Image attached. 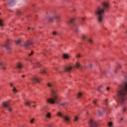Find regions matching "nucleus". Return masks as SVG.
<instances>
[{"label": "nucleus", "mask_w": 127, "mask_h": 127, "mask_svg": "<svg viewBox=\"0 0 127 127\" xmlns=\"http://www.w3.org/2000/svg\"><path fill=\"white\" fill-rule=\"evenodd\" d=\"M27 30H28V31L31 30L32 31H33V30H34V28H30V27H28Z\"/></svg>", "instance_id": "40"}, {"label": "nucleus", "mask_w": 127, "mask_h": 127, "mask_svg": "<svg viewBox=\"0 0 127 127\" xmlns=\"http://www.w3.org/2000/svg\"><path fill=\"white\" fill-rule=\"evenodd\" d=\"M20 42H21V40H18L16 41L15 43L17 45L19 44V43H20Z\"/></svg>", "instance_id": "38"}, {"label": "nucleus", "mask_w": 127, "mask_h": 127, "mask_svg": "<svg viewBox=\"0 0 127 127\" xmlns=\"http://www.w3.org/2000/svg\"><path fill=\"white\" fill-rule=\"evenodd\" d=\"M3 47H4L6 48V50L8 51H10L11 50V47H10V46L9 45V41L8 40L3 45Z\"/></svg>", "instance_id": "16"}, {"label": "nucleus", "mask_w": 127, "mask_h": 127, "mask_svg": "<svg viewBox=\"0 0 127 127\" xmlns=\"http://www.w3.org/2000/svg\"><path fill=\"white\" fill-rule=\"evenodd\" d=\"M81 39L83 41L86 40V41L89 43L90 44H94V42L93 41V40H92V39H90L88 38V36H87V35H82L81 36Z\"/></svg>", "instance_id": "12"}, {"label": "nucleus", "mask_w": 127, "mask_h": 127, "mask_svg": "<svg viewBox=\"0 0 127 127\" xmlns=\"http://www.w3.org/2000/svg\"><path fill=\"white\" fill-rule=\"evenodd\" d=\"M108 126L109 127H114V124H113V122H109L108 123Z\"/></svg>", "instance_id": "30"}, {"label": "nucleus", "mask_w": 127, "mask_h": 127, "mask_svg": "<svg viewBox=\"0 0 127 127\" xmlns=\"http://www.w3.org/2000/svg\"><path fill=\"white\" fill-rule=\"evenodd\" d=\"M31 82L33 83V84H35L36 83H40V81L39 80V78L37 75H34L30 79Z\"/></svg>", "instance_id": "13"}, {"label": "nucleus", "mask_w": 127, "mask_h": 127, "mask_svg": "<svg viewBox=\"0 0 127 127\" xmlns=\"http://www.w3.org/2000/svg\"><path fill=\"white\" fill-rule=\"evenodd\" d=\"M34 122V119H32L30 120L31 124H33V122Z\"/></svg>", "instance_id": "43"}, {"label": "nucleus", "mask_w": 127, "mask_h": 127, "mask_svg": "<svg viewBox=\"0 0 127 127\" xmlns=\"http://www.w3.org/2000/svg\"><path fill=\"white\" fill-rule=\"evenodd\" d=\"M47 127H52V126L51 125V124H48V125H47Z\"/></svg>", "instance_id": "45"}, {"label": "nucleus", "mask_w": 127, "mask_h": 127, "mask_svg": "<svg viewBox=\"0 0 127 127\" xmlns=\"http://www.w3.org/2000/svg\"><path fill=\"white\" fill-rule=\"evenodd\" d=\"M123 76L125 78V79H127V72H124L123 73Z\"/></svg>", "instance_id": "39"}, {"label": "nucleus", "mask_w": 127, "mask_h": 127, "mask_svg": "<svg viewBox=\"0 0 127 127\" xmlns=\"http://www.w3.org/2000/svg\"><path fill=\"white\" fill-rule=\"evenodd\" d=\"M16 68L17 69H22V64L21 63H17L16 65Z\"/></svg>", "instance_id": "22"}, {"label": "nucleus", "mask_w": 127, "mask_h": 127, "mask_svg": "<svg viewBox=\"0 0 127 127\" xmlns=\"http://www.w3.org/2000/svg\"><path fill=\"white\" fill-rule=\"evenodd\" d=\"M40 110L42 113H46L45 115L44 120L46 122H48L51 119V113L50 112H47V107L46 106H42L41 107Z\"/></svg>", "instance_id": "9"}, {"label": "nucleus", "mask_w": 127, "mask_h": 127, "mask_svg": "<svg viewBox=\"0 0 127 127\" xmlns=\"http://www.w3.org/2000/svg\"><path fill=\"white\" fill-rule=\"evenodd\" d=\"M2 107L5 110H6V111H8L9 113H11L12 111V107L9 105V103L8 102H4L2 103Z\"/></svg>", "instance_id": "11"}, {"label": "nucleus", "mask_w": 127, "mask_h": 127, "mask_svg": "<svg viewBox=\"0 0 127 127\" xmlns=\"http://www.w3.org/2000/svg\"><path fill=\"white\" fill-rule=\"evenodd\" d=\"M16 13H17V15H21V14H22V11H21L20 10H17Z\"/></svg>", "instance_id": "29"}, {"label": "nucleus", "mask_w": 127, "mask_h": 127, "mask_svg": "<svg viewBox=\"0 0 127 127\" xmlns=\"http://www.w3.org/2000/svg\"><path fill=\"white\" fill-rule=\"evenodd\" d=\"M103 73V74H107V71H104Z\"/></svg>", "instance_id": "49"}, {"label": "nucleus", "mask_w": 127, "mask_h": 127, "mask_svg": "<svg viewBox=\"0 0 127 127\" xmlns=\"http://www.w3.org/2000/svg\"><path fill=\"white\" fill-rule=\"evenodd\" d=\"M104 104L105 105L108 106V105L109 104V101H108V99L104 100Z\"/></svg>", "instance_id": "35"}, {"label": "nucleus", "mask_w": 127, "mask_h": 127, "mask_svg": "<svg viewBox=\"0 0 127 127\" xmlns=\"http://www.w3.org/2000/svg\"><path fill=\"white\" fill-rule=\"evenodd\" d=\"M8 3L9 5L12 6V5H14V4H15V0H9Z\"/></svg>", "instance_id": "19"}, {"label": "nucleus", "mask_w": 127, "mask_h": 127, "mask_svg": "<svg viewBox=\"0 0 127 127\" xmlns=\"http://www.w3.org/2000/svg\"><path fill=\"white\" fill-rule=\"evenodd\" d=\"M79 116L75 115L74 116L73 121L74 122H78L79 121Z\"/></svg>", "instance_id": "24"}, {"label": "nucleus", "mask_w": 127, "mask_h": 127, "mask_svg": "<svg viewBox=\"0 0 127 127\" xmlns=\"http://www.w3.org/2000/svg\"><path fill=\"white\" fill-rule=\"evenodd\" d=\"M110 4L107 1H104L100 6L98 7L94 11V14L97 18L98 23L104 22V15L105 12L110 10Z\"/></svg>", "instance_id": "3"}, {"label": "nucleus", "mask_w": 127, "mask_h": 127, "mask_svg": "<svg viewBox=\"0 0 127 127\" xmlns=\"http://www.w3.org/2000/svg\"><path fill=\"white\" fill-rule=\"evenodd\" d=\"M103 47H105V46H104V45H103Z\"/></svg>", "instance_id": "51"}, {"label": "nucleus", "mask_w": 127, "mask_h": 127, "mask_svg": "<svg viewBox=\"0 0 127 127\" xmlns=\"http://www.w3.org/2000/svg\"><path fill=\"white\" fill-rule=\"evenodd\" d=\"M46 17L50 21H56V22L60 21V15L58 13H55L53 17L47 16Z\"/></svg>", "instance_id": "10"}, {"label": "nucleus", "mask_w": 127, "mask_h": 127, "mask_svg": "<svg viewBox=\"0 0 127 127\" xmlns=\"http://www.w3.org/2000/svg\"><path fill=\"white\" fill-rule=\"evenodd\" d=\"M76 58H80V57H81V55H80V54H76Z\"/></svg>", "instance_id": "42"}, {"label": "nucleus", "mask_w": 127, "mask_h": 127, "mask_svg": "<svg viewBox=\"0 0 127 127\" xmlns=\"http://www.w3.org/2000/svg\"><path fill=\"white\" fill-rule=\"evenodd\" d=\"M56 115L57 117L62 118L64 123L69 124L71 122V118L68 115H64L61 111H58Z\"/></svg>", "instance_id": "7"}, {"label": "nucleus", "mask_w": 127, "mask_h": 127, "mask_svg": "<svg viewBox=\"0 0 127 127\" xmlns=\"http://www.w3.org/2000/svg\"><path fill=\"white\" fill-rule=\"evenodd\" d=\"M92 66L93 65L91 64H89L88 65L89 68H92Z\"/></svg>", "instance_id": "44"}, {"label": "nucleus", "mask_w": 127, "mask_h": 127, "mask_svg": "<svg viewBox=\"0 0 127 127\" xmlns=\"http://www.w3.org/2000/svg\"><path fill=\"white\" fill-rule=\"evenodd\" d=\"M89 124V127H99V126H98V123L92 119H90Z\"/></svg>", "instance_id": "14"}, {"label": "nucleus", "mask_w": 127, "mask_h": 127, "mask_svg": "<svg viewBox=\"0 0 127 127\" xmlns=\"http://www.w3.org/2000/svg\"><path fill=\"white\" fill-rule=\"evenodd\" d=\"M33 107H34V108H35L36 107V106L33 105Z\"/></svg>", "instance_id": "50"}, {"label": "nucleus", "mask_w": 127, "mask_h": 127, "mask_svg": "<svg viewBox=\"0 0 127 127\" xmlns=\"http://www.w3.org/2000/svg\"><path fill=\"white\" fill-rule=\"evenodd\" d=\"M93 104L95 108H98L99 109L97 111V114L99 116H102L105 112H108L109 108L107 107V108H102V107H100L99 105V101L98 100H94L93 101Z\"/></svg>", "instance_id": "5"}, {"label": "nucleus", "mask_w": 127, "mask_h": 127, "mask_svg": "<svg viewBox=\"0 0 127 127\" xmlns=\"http://www.w3.org/2000/svg\"><path fill=\"white\" fill-rule=\"evenodd\" d=\"M75 68L79 69V70H83L84 67L81 65V64H80V63L79 62H76L73 66L70 65H64L63 66V69L64 72H71V70L72 69H75Z\"/></svg>", "instance_id": "4"}, {"label": "nucleus", "mask_w": 127, "mask_h": 127, "mask_svg": "<svg viewBox=\"0 0 127 127\" xmlns=\"http://www.w3.org/2000/svg\"><path fill=\"white\" fill-rule=\"evenodd\" d=\"M53 35H54V36H55L56 35H58V33L54 31L53 32Z\"/></svg>", "instance_id": "36"}, {"label": "nucleus", "mask_w": 127, "mask_h": 127, "mask_svg": "<svg viewBox=\"0 0 127 127\" xmlns=\"http://www.w3.org/2000/svg\"><path fill=\"white\" fill-rule=\"evenodd\" d=\"M31 103H33L34 104V102H32V101H26L25 102V105H26V106H28V107H29V106H30V105H31Z\"/></svg>", "instance_id": "26"}, {"label": "nucleus", "mask_w": 127, "mask_h": 127, "mask_svg": "<svg viewBox=\"0 0 127 127\" xmlns=\"http://www.w3.org/2000/svg\"><path fill=\"white\" fill-rule=\"evenodd\" d=\"M83 96V94L81 92H79L77 94V98H81Z\"/></svg>", "instance_id": "34"}, {"label": "nucleus", "mask_w": 127, "mask_h": 127, "mask_svg": "<svg viewBox=\"0 0 127 127\" xmlns=\"http://www.w3.org/2000/svg\"><path fill=\"white\" fill-rule=\"evenodd\" d=\"M122 111L124 113H127V106L124 107Z\"/></svg>", "instance_id": "31"}, {"label": "nucleus", "mask_w": 127, "mask_h": 127, "mask_svg": "<svg viewBox=\"0 0 127 127\" xmlns=\"http://www.w3.org/2000/svg\"><path fill=\"white\" fill-rule=\"evenodd\" d=\"M47 86L49 88L51 94L52 96V98L47 99V103L53 104H56L61 107H65V106L68 105L67 102L60 103V99H59L58 96H57V92L58 90L57 89V87L55 85L54 82L51 81L48 82L47 83Z\"/></svg>", "instance_id": "1"}, {"label": "nucleus", "mask_w": 127, "mask_h": 127, "mask_svg": "<svg viewBox=\"0 0 127 127\" xmlns=\"http://www.w3.org/2000/svg\"><path fill=\"white\" fill-rule=\"evenodd\" d=\"M86 18V17H81L80 18V22H81V23H82V24H83V21H84V20H85V19Z\"/></svg>", "instance_id": "33"}, {"label": "nucleus", "mask_w": 127, "mask_h": 127, "mask_svg": "<svg viewBox=\"0 0 127 127\" xmlns=\"http://www.w3.org/2000/svg\"><path fill=\"white\" fill-rule=\"evenodd\" d=\"M63 58L64 59H69L70 58V55L67 54H64L63 55Z\"/></svg>", "instance_id": "21"}, {"label": "nucleus", "mask_w": 127, "mask_h": 127, "mask_svg": "<svg viewBox=\"0 0 127 127\" xmlns=\"http://www.w3.org/2000/svg\"><path fill=\"white\" fill-rule=\"evenodd\" d=\"M67 23L70 26L72 27V28L73 30H74L75 32H79V29H78L79 25H78V24H77L76 21H75L74 18H69Z\"/></svg>", "instance_id": "8"}, {"label": "nucleus", "mask_w": 127, "mask_h": 127, "mask_svg": "<svg viewBox=\"0 0 127 127\" xmlns=\"http://www.w3.org/2000/svg\"><path fill=\"white\" fill-rule=\"evenodd\" d=\"M4 25V23H3V20L0 18V26H1V27H2V26H3Z\"/></svg>", "instance_id": "28"}, {"label": "nucleus", "mask_w": 127, "mask_h": 127, "mask_svg": "<svg viewBox=\"0 0 127 127\" xmlns=\"http://www.w3.org/2000/svg\"><path fill=\"white\" fill-rule=\"evenodd\" d=\"M11 91L14 94H17V93H18V90H17L15 87H13V89L11 90Z\"/></svg>", "instance_id": "25"}, {"label": "nucleus", "mask_w": 127, "mask_h": 127, "mask_svg": "<svg viewBox=\"0 0 127 127\" xmlns=\"http://www.w3.org/2000/svg\"><path fill=\"white\" fill-rule=\"evenodd\" d=\"M124 121V118L122 117L120 119H119V121L120 123H122Z\"/></svg>", "instance_id": "41"}, {"label": "nucleus", "mask_w": 127, "mask_h": 127, "mask_svg": "<svg viewBox=\"0 0 127 127\" xmlns=\"http://www.w3.org/2000/svg\"><path fill=\"white\" fill-rule=\"evenodd\" d=\"M72 11H73V12H75V11H76V9L73 8V9H72Z\"/></svg>", "instance_id": "46"}, {"label": "nucleus", "mask_w": 127, "mask_h": 127, "mask_svg": "<svg viewBox=\"0 0 127 127\" xmlns=\"http://www.w3.org/2000/svg\"><path fill=\"white\" fill-rule=\"evenodd\" d=\"M121 69H122V65H121L120 64H118L115 69V73H118V72H119V71H120Z\"/></svg>", "instance_id": "20"}, {"label": "nucleus", "mask_w": 127, "mask_h": 127, "mask_svg": "<svg viewBox=\"0 0 127 127\" xmlns=\"http://www.w3.org/2000/svg\"><path fill=\"white\" fill-rule=\"evenodd\" d=\"M8 85H9V86H10L11 87V88H13V87H14V86H14V83H13V82H10L8 83Z\"/></svg>", "instance_id": "32"}, {"label": "nucleus", "mask_w": 127, "mask_h": 127, "mask_svg": "<svg viewBox=\"0 0 127 127\" xmlns=\"http://www.w3.org/2000/svg\"><path fill=\"white\" fill-rule=\"evenodd\" d=\"M47 70H46V68H42V69H41V71H40V73L41 74H46V71Z\"/></svg>", "instance_id": "23"}, {"label": "nucleus", "mask_w": 127, "mask_h": 127, "mask_svg": "<svg viewBox=\"0 0 127 127\" xmlns=\"http://www.w3.org/2000/svg\"><path fill=\"white\" fill-rule=\"evenodd\" d=\"M31 45H32V43L30 41H27L23 44V46L24 48H28Z\"/></svg>", "instance_id": "17"}, {"label": "nucleus", "mask_w": 127, "mask_h": 127, "mask_svg": "<svg viewBox=\"0 0 127 127\" xmlns=\"http://www.w3.org/2000/svg\"><path fill=\"white\" fill-rule=\"evenodd\" d=\"M56 71H57V73H59V74H61L62 73V71L60 70V68L59 67H56L55 68Z\"/></svg>", "instance_id": "27"}, {"label": "nucleus", "mask_w": 127, "mask_h": 127, "mask_svg": "<svg viewBox=\"0 0 127 127\" xmlns=\"http://www.w3.org/2000/svg\"><path fill=\"white\" fill-rule=\"evenodd\" d=\"M126 33L127 34V31H126Z\"/></svg>", "instance_id": "52"}, {"label": "nucleus", "mask_w": 127, "mask_h": 127, "mask_svg": "<svg viewBox=\"0 0 127 127\" xmlns=\"http://www.w3.org/2000/svg\"><path fill=\"white\" fill-rule=\"evenodd\" d=\"M106 90L107 91H109L110 90V87H107Z\"/></svg>", "instance_id": "47"}, {"label": "nucleus", "mask_w": 127, "mask_h": 127, "mask_svg": "<svg viewBox=\"0 0 127 127\" xmlns=\"http://www.w3.org/2000/svg\"><path fill=\"white\" fill-rule=\"evenodd\" d=\"M0 67L2 69V70H6V68L5 67V64L2 61L0 62Z\"/></svg>", "instance_id": "18"}, {"label": "nucleus", "mask_w": 127, "mask_h": 127, "mask_svg": "<svg viewBox=\"0 0 127 127\" xmlns=\"http://www.w3.org/2000/svg\"><path fill=\"white\" fill-rule=\"evenodd\" d=\"M21 76L22 77V78H24V77H25V75H22Z\"/></svg>", "instance_id": "48"}, {"label": "nucleus", "mask_w": 127, "mask_h": 127, "mask_svg": "<svg viewBox=\"0 0 127 127\" xmlns=\"http://www.w3.org/2000/svg\"><path fill=\"white\" fill-rule=\"evenodd\" d=\"M101 89H103V86L102 85H101L99 87L98 90L99 92H102Z\"/></svg>", "instance_id": "37"}, {"label": "nucleus", "mask_w": 127, "mask_h": 127, "mask_svg": "<svg viewBox=\"0 0 127 127\" xmlns=\"http://www.w3.org/2000/svg\"><path fill=\"white\" fill-rule=\"evenodd\" d=\"M116 99L120 105H125L127 103V81L124 82L122 84L119 86L116 90Z\"/></svg>", "instance_id": "2"}, {"label": "nucleus", "mask_w": 127, "mask_h": 127, "mask_svg": "<svg viewBox=\"0 0 127 127\" xmlns=\"http://www.w3.org/2000/svg\"><path fill=\"white\" fill-rule=\"evenodd\" d=\"M41 53L45 57L48 58V55L50 54V50L48 49H43Z\"/></svg>", "instance_id": "15"}, {"label": "nucleus", "mask_w": 127, "mask_h": 127, "mask_svg": "<svg viewBox=\"0 0 127 127\" xmlns=\"http://www.w3.org/2000/svg\"><path fill=\"white\" fill-rule=\"evenodd\" d=\"M32 55H33V51H31L30 53H29L28 57L26 59V61H29V62H30L32 65H33V67H40V66H41V64L39 62L35 61H32V60H31L30 57H31Z\"/></svg>", "instance_id": "6"}]
</instances>
